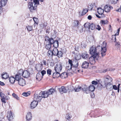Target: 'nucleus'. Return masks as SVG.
Returning a JSON list of instances; mask_svg holds the SVG:
<instances>
[{
	"mask_svg": "<svg viewBox=\"0 0 121 121\" xmlns=\"http://www.w3.org/2000/svg\"><path fill=\"white\" fill-rule=\"evenodd\" d=\"M88 8L89 9H90V10H92L93 8V5L92 4L90 5L88 7Z\"/></svg>",
	"mask_w": 121,
	"mask_h": 121,
	"instance_id": "052dcab7",
	"label": "nucleus"
},
{
	"mask_svg": "<svg viewBox=\"0 0 121 121\" xmlns=\"http://www.w3.org/2000/svg\"><path fill=\"white\" fill-rule=\"evenodd\" d=\"M30 93H28L24 92L22 93V95L24 96L27 97L29 95Z\"/></svg>",
	"mask_w": 121,
	"mask_h": 121,
	"instance_id": "5fc2aeb1",
	"label": "nucleus"
},
{
	"mask_svg": "<svg viewBox=\"0 0 121 121\" xmlns=\"http://www.w3.org/2000/svg\"><path fill=\"white\" fill-rule=\"evenodd\" d=\"M15 78L13 77H10L9 78V81L10 83L13 84L15 81Z\"/></svg>",
	"mask_w": 121,
	"mask_h": 121,
	"instance_id": "7c9ffc66",
	"label": "nucleus"
},
{
	"mask_svg": "<svg viewBox=\"0 0 121 121\" xmlns=\"http://www.w3.org/2000/svg\"><path fill=\"white\" fill-rule=\"evenodd\" d=\"M56 90L55 89L53 88H51L50 89H49L48 91H47L49 94V95H50L53 93L55 92H56Z\"/></svg>",
	"mask_w": 121,
	"mask_h": 121,
	"instance_id": "b1692460",
	"label": "nucleus"
},
{
	"mask_svg": "<svg viewBox=\"0 0 121 121\" xmlns=\"http://www.w3.org/2000/svg\"><path fill=\"white\" fill-rule=\"evenodd\" d=\"M108 22L107 21H105L104 20H102L101 21V22L103 24H106Z\"/></svg>",
	"mask_w": 121,
	"mask_h": 121,
	"instance_id": "6e6d98bb",
	"label": "nucleus"
},
{
	"mask_svg": "<svg viewBox=\"0 0 121 121\" xmlns=\"http://www.w3.org/2000/svg\"><path fill=\"white\" fill-rule=\"evenodd\" d=\"M90 53L92 55V56H98V54L100 52L99 49L97 50V47L95 48L92 47L89 50Z\"/></svg>",
	"mask_w": 121,
	"mask_h": 121,
	"instance_id": "7ed1b4c3",
	"label": "nucleus"
},
{
	"mask_svg": "<svg viewBox=\"0 0 121 121\" xmlns=\"http://www.w3.org/2000/svg\"><path fill=\"white\" fill-rule=\"evenodd\" d=\"M82 56L83 59H86L89 57V55L87 52H85L82 53Z\"/></svg>",
	"mask_w": 121,
	"mask_h": 121,
	"instance_id": "f3484780",
	"label": "nucleus"
},
{
	"mask_svg": "<svg viewBox=\"0 0 121 121\" xmlns=\"http://www.w3.org/2000/svg\"><path fill=\"white\" fill-rule=\"evenodd\" d=\"M58 50L56 48H55L53 49L52 52L53 56H57Z\"/></svg>",
	"mask_w": 121,
	"mask_h": 121,
	"instance_id": "2f4dec72",
	"label": "nucleus"
},
{
	"mask_svg": "<svg viewBox=\"0 0 121 121\" xmlns=\"http://www.w3.org/2000/svg\"><path fill=\"white\" fill-rule=\"evenodd\" d=\"M104 85L108 90L111 91L112 89V82L104 84Z\"/></svg>",
	"mask_w": 121,
	"mask_h": 121,
	"instance_id": "4468645a",
	"label": "nucleus"
},
{
	"mask_svg": "<svg viewBox=\"0 0 121 121\" xmlns=\"http://www.w3.org/2000/svg\"><path fill=\"white\" fill-rule=\"evenodd\" d=\"M95 89V87L94 85H91L89 87V89L91 92L94 91Z\"/></svg>",
	"mask_w": 121,
	"mask_h": 121,
	"instance_id": "e433bc0d",
	"label": "nucleus"
},
{
	"mask_svg": "<svg viewBox=\"0 0 121 121\" xmlns=\"http://www.w3.org/2000/svg\"><path fill=\"white\" fill-rule=\"evenodd\" d=\"M42 98V96L39 95V93L38 95L36 94L35 93L34 95V100L38 102L41 101Z\"/></svg>",
	"mask_w": 121,
	"mask_h": 121,
	"instance_id": "423d86ee",
	"label": "nucleus"
},
{
	"mask_svg": "<svg viewBox=\"0 0 121 121\" xmlns=\"http://www.w3.org/2000/svg\"><path fill=\"white\" fill-rule=\"evenodd\" d=\"M30 76V73L27 70H25L24 71L23 74L22 76L24 78H27L29 77Z\"/></svg>",
	"mask_w": 121,
	"mask_h": 121,
	"instance_id": "2eb2a0df",
	"label": "nucleus"
},
{
	"mask_svg": "<svg viewBox=\"0 0 121 121\" xmlns=\"http://www.w3.org/2000/svg\"><path fill=\"white\" fill-rule=\"evenodd\" d=\"M112 89H113L115 90H116L118 89L116 85H112Z\"/></svg>",
	"mask_w": 121,
	"mask_h": 121,
	"instance_id": "680f3d73",
	"label": "nucleus"
},
{
	"mask_svg": "<svg viewBox=\"0 0 121 121\" xmlns=\"http://www.w3.org/2000/svg\"><path fill=\"white\" fill-rule=\"evenodd\" d=\"M99 58V56H92L89 59V61L91 65L94 64L96 61Z\"/></svg>",
	"mask_w": 121,
	"mask_h": 121,
	"instance_id": "39448f33",
	"label": "nucleus"
},
{
	"mask_svg": "<svg viewBox=\"0 0 121 121\" xmlns=\"http://www.w3.org/2000/svg\"><path fill=\"white\" fill-rule=\"evenodd\" d=\"M18 83L20 86H23L25 85V81L22 78L20 79L18 81Z\"/></svg>",
	"mask_w": 121,
	"mask_h": 121,
	"instance_id": "dca6fc26",
	"label": "nucleus"
},
{
	"mask_svg": "<svg viewBox=\"0 0 121 121\" xmlns=\"http://www.w3.org/2000/svg\"><path fill=\"white\" fill-rule=\"evenodd\" d=\"M52 72V70L50 69H48L47 70V74L48 75H50L51 74Z\"/></svg>",
	"mask_w": 121,
	"mask_h": 121,
	"instance_id": "3c124183",
	"label": "nucleus"
},
{
	"mask_svg": "<svg viewBox=\"0 0 121 121\" xmlns=\"http://www.w3.org/2000/svg\"><path fill=\"white\" fill-rule=\"evenodd\" d=\"M106 43L104 42H103L101 46H99L97 47V50H99L100 52H101V54L102 57H103L106 54L107 51L106 48Z\"/></svg>",
	"mask_w": 121,
	"mask_h": 121,
	"instance_id": "f03ea898",
	"label": "nucleus"
},
{
	"mask_svg": "<svg viewBox=\"0 0 121 121\" xmlns=\"http://www.w3.org/2000/svg\"><path fill=\"white\" fill-rule=\"evenodd\" d=\"M33 19L35 23L37 24L38 22V19L35 18H34Z\"/></svg>",
	"mask_w": 121,
	"mask_h": 121,
	"instance_id": "338daca9",
	"label": "nucleus"
},
{
	"mask_svg": "<svg viewBox=\"0 0 121 121\" xmlns=\"http://www.w3.org/2000/svg\"><path fill=\"white\" fill-rule=\"evenodd\" d=\"M89 62L86 61H84L82 63V67L83 68L86 69L89 66Z\"/></svg>",
	"mask_w": 121,
	"mask_h": 121,
	"instance_id": "ddd939ff",
	"label": "nucleus"
},
{
	"mask_svg": "<svg viewBox=\"0 0 121 121\" xmlns=\"http://www.w3.org/2000/svg\"><path fill=\"white\" fill-rule=\"evenodd\" d=\"M97 12L99 15H102L104 12L103 9L100 7L98 8L97 9Z\"/></svg>",
	"mask_w": 121,
	"mask_h": 121,
	"instance_id": "393cba45",
	"label": "nucleus"
},
{
	"mask_svg": "<svg viewBox=\"0 0 121 121\" xmlns=\"http://www.w3.org/2000/svg\"><path fill=\"white\" fill-rule=\"evenodd\" d=\"M47 91H45L41 92L39 93V95H41L43 98H46L48 97L49 95Z\"/></svg>",
	"mask_w": 121,
	"mask_h": 121,
	"instance_id": "6e6552de",
	"label": "nucleus"
},
{
	"mask_svg": "<svg viewBox=\"0 0 121 121\" xmlns=\"http://www.w3.org/2000/svg\"><path fill=\"white\" fill-rule=\"evenodd\" d=\"M23 72L24 71L22 69H20L18 71L17 74H18V75H20L22 76Z\"/></svg>",
	"mask_w": 121,
	"mask_h": 121,
	"instance_id": "37998d69",
	"label": "nucleus"
},
{
	"mask_svg": "<svg viewBox=\"0 0 121 121\" xmlns=\"http://www.w3.org/2000/svg\"><path fill=\"white\" fill-rule=\"evenodd\" d=\"M57 56L59 57H62L63 56L62 52L60 51H58Z\"/></svg>",
	"mask_w": 121,
	"mask_h": 121,
	"instance_id": "79ce46f5",
	"label": "nucleus"
},
{
	"mask_svg": "<svg viewBox=\"0 0 121 121\" xmlns=\"http://www.w3.org/2000/svg\"><path fill=\"white\" fill-rule=\"evenodd\" d=\"M103 86L102 84H99L97 87V88L99 89V90H101L102 87Z\"/></svg>",
	"mask_w": 121,
	"mask_h": 121,
	"instance_id": "603ef678",
	"label": "nucleus"
},
{
	"mask_svg": "<svg viewBox=\"0 0 121 121\" xmlns=\"http://www.w3.org/2000/svg\"><path fill=\"white\" fill-rule=\"evenodd\" d=\"M90 23H85L84 25V27L86 28H89Z\"/></svg>",
	"mask_w": 121,
	"mask_h": 121,
	"instance_id": "de8ad7c7",
	"label": "nucleus"
},
{
	"mask_svg": "<svg viewBox=\"0 0 121 121\" xmlns=\"http://www.w3.org/2000/svg\"><path fill=\"white\" fill-rule=\"evenodd\" d=\"M60 93L62 94L63 93H66L67 91L66 88L64 86H62L60 88Z\"/></svg>",
	"mask_w": 121,
	"mask_h": 121,
	"instance_id": "aec40b11",
	"label": "nucleus"
},
{
	"mask_svg": "<svg viewBox=\"0 0 121 121\" xmlns=\"http://www.w3.org/2000/svg\"><path fill=\"white\" fill-rule=\"evenodd\" d=\"M68 64L73 67V63L72 60H71L69 59L68 60Z\"/></svg>",
	"mask_w": 121,
	"mask_h": 121,
	"instance_id": "49530a36",
	"label": "nucleus"
},
{
	"mask_svg": "<svg viewBox=\"0 0 121 121\" xmlns=\"http://www.w3.org/2000/svg\"><path fill=\"white\" fill-rule=\"evenodd\" d=\"M95 28H96V29L98 30H99L101 29L100 27L98 25H96V27Z\"/></svg>",
	"mask_w": 121,
	"mask_h": 121,
	"instance_id": "bf43d9fd",
	"label": "nucleus"
},
{
	"mask_svg": "<svg viewBox=\"0 0 121 121\" xmlns=\"http://www.w3.org/2000/svg\"><path fill=\"white\" fill-rule=\"evenodd\" d=\"M5 95L3 93H0V96L2 98H4L5 97Z\"/></svg>",
	"mask_w": 121,
	"mask_h": 121,
	"instance_id": "e2e57ef3",
	"label": "nucleus"
},
{
	"mask_svg": "<svg viewBox=\"0 0 121 121\" xmlns=\"http://www.w3.org/2000/svg\"><path fill=\"white\" fill-rule=\"evenodd\" d=\"M120 43L119 42H117L115 45V47L117 49H120Z\"/></svg>",
	"mask_w": 121,
	"mask_h": 121,
	"instance_id": "a19ab883",
	"label": "nucleus"
},
{
	"mask_svg": "<svg viewBox=\"0 0 121 121\" xmlns=\"http://www.w3.org/2000/svg\"><path fill=\"white\" fill-rule=\"evenodd\" d=\"M38 102L34 100L33 101L31 102L30 104V108L31 109H33L35 108L38 104Z\"/></svg>",
	"mask_w": 121,
	"mask_h": 121,
	"instance_id": "9b49d317",
	"label": "nucleus"
},
{
	"mask_svg": "<svg viewBox=\"0 0 121 121\" xmlns=\"http://www.w3.org/2000/svg\"><path fill=\"white\" fill-rule=\"evenodd\" d=\"M1 101L4 103H5L6 102L5 101V97L4 98H1Z\"/></svg>",
	"mask_w": 121,
	"mask_h": 121,
	"instance_id": "0e129e2a",
	"label": "nucleus"
},
{
	"mask_svg": "<svg viewBox=\"0 0 121 121\" xmlns=\"http://www.w3.org/2000/svg\"><path fill=\"white\" fill-rule=\"evenodd\" d=\"M8 1V0H1L0 4L2 6H4L5 5Z\"/></svg>",
	"mask_w": 121,
	"mask_h": 121,
	"instance_id": "bb28decb",
	"label": "nucleus"
},
{
	"mask_svg": "<svg viewBox=\"0 0 121 121\" xmlns=\"http://www.w3.org/2000/svg\"><path fill=\"white\" fill-rule=\"evenodd\" d=\"M43 76H41V74L38 73L36 75V79L39 81H40L43 78Z\"/></svg>",
	"mask_w": 121,
	"mask_h": 121,
	"instance_id": "a878e982",
	"label": "nucleus"
},
{
	"mask_svg": "<svg viewBox=\"0 0 121 121\" xmlns=\"http://www.w3.org/2000/svg\"><path fill=\"white\" fill-rule=\"evenodd\" d=\"M45 39V41H47L48 43H49L51 45L53 44L55 41L53 38H50L48 37H46Z\"/></svg>",
	"mask_w": 121,
	"mask_h": 121,
	"instance_id": "1a4fd4ad",
	"label": "nucleus"
},
{
	"mask_svg": "<svg viewBox=\"0 0 121 121\" xmlns=\"http://www.w3.org/2000/svg\"><path fill=\"white\" fill-rule=\"evenodd\" d=\"M120 30V28H118L117 30V33H116L115 35H112V40H113L114 39V42H115L116 41V35H119V32Z\"/></svg>",
	"mask_w": 121,
	"mask_h": 121,
	"instance_id": "4be33fe9",
	"label": "nucleus"
},
{
	"mask_svg": "<svg viewBox=\"0 0 121 121\" xmlns=\"http://www.w3.org/2000/svg\"><path fill=\"white\" fill-rule=\"evenodd\" d=\"M51 47V45L47 42L46 43V44L45 46V48L47 50L49 49Z\"/></svg>",
	"mask_w": 121,
	"mask_h": 121,
	"instance_id": "473e14b6",
	"label": "nucleus"
},
{
	"mask_svg": "<svg viewBox=\"0 0 121 121\" xmlns=\"http://www.w3.org/2000/svg\"><path fill=\"white\" fill-rule=\"evenodd\" d=\"M92 83L93 84H94L95 85H97L98 84V82H97L95 81H93L92 82Z\"/></svg>",
	"mask_w": 121,
	"mask_h": 121,
	"instance_id": "13d9d810",
	"label": "nucleus"
},
{
	"mask_svg": "<svg viewBox=\"0 0 121 121\" xmlns=\"http://www.w3.org/2000/svg\"><path fill=\"white\" fill-rule=\"evenodd\" d=\"M28 30L30 31H31L32 29V26H28L26 27Z\"/></svg>",
	"mask_w": 121,
	"mask_h": 121,
	"instance_id": "09e8293b",
	"label": "nucleus"
},
{
	"mask_svg": "<svg viewBox=\"0 0 121 121\" xmlns=\"http://www.w3.org/2000/svg\"><path fill=\"white\" fill-rule=\"evenodd\" d=\"M112 8H113L112 6L107 5H106L104 7L105 11L107 12H109Z\"/></svg>",
	"mask_w": 121,
	"mask_h": 121,
	"instance_id": "f8f14e48",
	"label": "nucleus"
},
{
	"mask_svg": "<svg viewBox=\"0 0 121 121\" xmlns=\"http://www.w3.org/2000/svg\"><path fill=\"white\" fill-rule=\"evenodd\" d=\"M41 62H42V64H43L45 66L46 65V61L45 60H43Z\"/></svg>",
	"mask_w": 121,
	"mask_h": 121,
	"instance_id": "774afa93",
	"label": "nucleus"
},
{
	"mask_svg": "<svg viewBox=\"0 0 121 121\" xmlns=\"http://www.w3.org/2000/svg\"><path fill=\"white\" fill-rule=\"evenodd\" d=\"M62 66L61 64L59 63L56 65L54 69L56 72H60L62 69Z\"/></svg>",
	"mask_w": 121,
	"mask_h": 121,
	"instance_id": "0eeeda50",
	"label": "nucleus"
},
{
	"mask_svg": "<svg viewBox=\"0 0 121 121\" xmlns=\"http://www.w3.org/2000/svg\"><path fill=\"white\" fill-rule=\"evenodd\" d=\"M39 4V2L38 0H34V2H29L28 7L31 12H33V10H35L37 8V6Z\"/></svg>",
	"mask_w": 121,
	"mask_h": 121,
	"instance_id": "f257e3e1",
	"label": "nucleus"
},
{
	"mask_svg": "<svg viewBox=\"0 0 121 121\" xmlns=\"http://www.w3.org/2000/svg\"><path fill=\"white\" fill-rule=\"evenodd\" d=\"M96 27V25H95L93 23L90 24L89 29H91V30H93Z\"/></svg>",
	"mask_w": 121,
	"mask_h": 121,
	"instance_id": "f704fd0d",
	"label": "nucleus"
},
{
	"mask_svg": "<svg viewBox=\"0 0 121 121\" xmlns=\"http://www.w3.org/2000/svg\"><path fill=\"white\" fill-rule=\"evenodd\" d=\"M92 98H94L95 97V95L93 92H92L90 95Z\"/></svg>",
	"mask_w": 121,
	"mask_h": 121,
	"instance_id": "69168bd1",
	"label": "nucleus"
},
{
	"mask_svg": "<svg viewBox=\"0 0 121 121\" xmlns=\"http://www.w3.org/2000/svg\"><path fill=\"white\" fill-rule=\"evenodd\" d=\"M12 96L14 98H15L16 99L18 100L19 99V98L18 97V96L15 93H13V94Z\"/></svg>",
	"mask_w": 121,
	"mask_h": 121,
	"instance_id": "a18cd8bd",
	"label": "nucleus"
},
{
	"mask_svg": "<svg viewBox=\"0 0 121 121\" xmlns=\"http://www.w3.org/2000/svg\"><path fill=\"white\" fill-rule=\"evenodd\" d=\"M72 117L71 115L68 113L66 114L65 117L66 119V121H69V120Z\"/></svg>",
	"mask_w": 121,
	"mask_h": 121,
	"instance_id": "c85d7f7f",
	"label": "nucleus"
},
{
	"mask_svg": "<svg viewBox=\"0 0 121 121\" xmlns=\"http://www.w3.org/2000/svg\"><path fill=\"white\" fill-rule=\"evenodd\" d=\"M104 83V84L112 82V79L109 76L106 75L103 78Z\"/></svg>",
	"mask_w": 121,
	"mask_h": 121,
	"instance_id": "20e7f679",
	"label": "nucleus"
},
{
	"mask_svg": "<svg viewBox=\"0 0 121 121\" xmlns=\"http://www.w3.org/2000/svg\"><path fill=\"white\" fill-rule=\"evenodd\" d=\"M43 68V65L42 62H40V63L37 64L36 65V69L38 71H40Z\"/></svg>",
	"mask_w": 121,
	"mask_h": 121,
	"instance_id": "9d476101",
	"label": "nucleus"
},
{
	"mask_svg": "<svg viewBox=\"0 0 121 121\" xmlns=\"http://www.w3.org/2000/svg\"><path fill=\"white\" fill-rule=\"evenodd\" d=\"M73 64V67L74 68H76L78 65V63L77 60H72Z\"/></svg>",
	"mask_w": 121,
	"mask_h": 121,
	"instance_id": "5701e85b",
	"label": "nucleus"
},
{
	"mask_svg": "<svg viewBox=\"0 0 121 121\" xmlns=\"http://www.w3.org/2000/svg\"><path fill=\"white\" fill-rule=\"evenodd\" d=\"M47 55L48 56L50 57L52 56H53L52 51L51 50H49L48 52Z\"/></svg>",
	"mask_w": 121,
	"mask_h": 121,
	"instance_id": "58836bf2",
	"label": "nucleus"
},
{
	"mask_svg": "<svg viewBox=\"0 0 121 121\" xmlns=\"http://www.w3.org/2000/svg\"><path fill=\"white\" fill-rule=\"evenodd\" d=\"M74 23H75L74 26L76 27H78L79 23V22L78 20H75L74 21Z\"/></svg>",
	"mask_w": 121,
	"mask_h": 121,
	"instance_id": "8fccbe9b",
	"label": "nucleus"
},
{
	"mask_svg": "<svg viewBox=\"0 0 121 121\" xmlns=\"http://www.w3.org/2000/svg\"><path fill=\"white\" fill-rule=\"evenodd\" d=\"M32 115L31 112H29L27 113L26 116V119L27 120L29 121L32 118Z\"/></svg>",
	"mask_w": 121,
	"mask_h": 121,
	"instance_id": "412c9836",
	"label": "nucleus"
},
{
	"mask_svg": "<svg viewBox=\"0 0 121 121\" xmlns=\"http://www.w3.org/2000/svg\"><path fill=\"white\" fill-rule=\"evenodd\" d=\"M72 67H73V68H74L72 66H71L70 65L68 64L67 65L66 68L68 72H69V71H70L71 70H73H73L72 69Z\"/></svg>",
	"mask_w": 121,
	"mask_h": 121,
	"instance_id": "6ab92c4d",
	"label": "nucleus"
},
{
	"mask_svg": "<svg viewBox=\"0 0 121 121\" xmlns=\"http://www.w3.org/2000/svg\"><path fill=\"white\" fill-rule=\"evenodd\" d=\"M87 86H84L81 87V90L83 91H85V92L87 89Z\"/></svg>",
	"mask_w": 121,
	"mask_h": 121,
	"instance_id": "c03bdc74",
	"label": "nucleus"
},
{
	"mask_svg": "<svg viewBox=\"0 0 121 121\" xmlns=\"http://www.w3.org/2000/svg\"><path fill=\"white\" fill-rule=\"evenodd\" d=\"M41 73L42 76L43 77L44 75L46 73V71H45L43 70L41 71Z\"/></svg>",
	"mask_w": 121,
	"mask_h": 121,
	"instance_id": "4d7b16f0",
	"label": "nucleus"
},
{
	"mask_svg": "<svg viewBox=\"0 0 121 121\" xmlns=\"http://www.w3.org/2000/svg\"><path fill=\"white\" fill-rule=\"evenodd\" d=\"M2 78H3L6 79L9 77L8 74L6 73H3L1 75Z\"/></svg>",
	"mask_w": 121,
	"mask_h": 121,
	"instance_id": "c756f323",
	"label": "nucleus"
},
{
	"mask_svg": "<svg viewBox=\"0 0 121 121\" xmlns=\"http://www.w3.org/2000/svg\"><path fill=\"white\" fill-rule=\"evenodd\" d=\"M60 77L64 79L67 77L68 75L66 72H64L62 73L60 75Z\"/></svg>",
	"mask_w": 121,
	"mask_h": 121,
	"instance_id": "cd10ccee",
	"label": "nucleus"
},
{
	"mask_svg": "<svg viewBox=\"0 0 121 121\" xmlns=\"http://www.w3.org/2000/svg\"><path fill=\"white\" fill-rule=\"evenodd\" d=\"M22 76L19 75L18 74H16L15 75V79L17 81H18L20 79H22V78H21Z\"/></svg>",
	"mask_w": 121,
	"mask_h": 121,
	"instance_id": "c9c22d12",
	"label": "nucleus"
},
{
	"mask_svg": "<svg viewBox=\"0 0 121 121\" xmlns=\"http://www.w3.org/2000/svg\"><path fill=\"white\" fill-rule=\"evenodd\" d=\"M74 90L75 91V92H78L80 91L81 90V87L79 86H78L77 88H74Z\"/></svg>",
	"mask_w": 121,
	"mask_h": 121,
	"instance_id": "4c0bfd02",
	"label": "nucleus"
},
{
	"mask_svg": "<svg viewBox=\"0 0 121 121\" xmlns=\"http://www.w3.org/2000/svg\"><path fill=\"white\" fill-rule=\"evenodd\" d=\"M114 69H110L109 70L108 69H105V70H104L103 71V73H105L107 71H108V70H110V71H114Z\"/></svg>",
	"mask_w": 121,
	"mask_h": 121,
	"instance_id": "864d4df0",
	"label": "nucleus"
},
{
	"mask_svg": "<svg viewBox=\"0 0 121 121\" xmlns=\"http://www.w3.org/2000/svg\"><path fill=\"white\" fill-rule=\"evenodd\" d=\"M53 46L55 48H56L58 46V41L57 40H55L54 43L53 44Z\"/></svg>",
	"mask_w": 121,
	"mask_h": 121,
	"instance_id": "72a5a7b5",
	"label": "nucleus"
},
{
	"mask_svg": "<svg viewBox=\"0 0 121 121\" xmlns=\"http://www.w3.org/2000/svg\"><path fill=\"white\" fill-rule=\"evenodd\" d=\"M60 72L56 71L54 73H53L52 74L53 78H58L60 76Z\"/></svg>",
	"mask_w": 121,
	"mask_h": 121,
	"instance_id": "a211bd4d",
	"label": "nucleus"
},
{
	"mask_svg": "<svg viewBox=\"0 0 121 121\" xmlns=\"http://www.w3.org/2000/svg\"><path fill=\"white\" fill-rule=\"evenodd\" d=\"M88 9H83L82 11V12L81 15H83L85 14L88 11Z\"/></svg>",
	"mask_w": 121,
	"mask_h": 121,
	"instance_id": "ea45409f",
	"label": "nucleus"
}]
</instances>
